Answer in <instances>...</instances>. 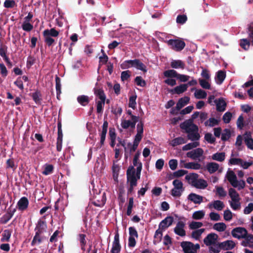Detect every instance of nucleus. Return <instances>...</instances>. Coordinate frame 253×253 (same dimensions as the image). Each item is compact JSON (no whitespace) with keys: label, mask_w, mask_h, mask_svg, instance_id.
Returning a JSON list of instances; mask_svg holds the SVG:
<instances>
[{"label":"nucleus","mask_w":253,"mask_h":253,"mask_svg":"<svg viewBox=\"0 0 253 253\" xmlns=\"http://www.w3.org/2000/svg\"><path fill=\"white\" fill-rule=\"evenodd\" d=\"M140 169L138 168L137 174H135V168L133 166H129L126 170L127 183H129V187L127 192V195L130 194L133 191L134 187L137 186V180L140 178Z\"/></svg>","instance_id":"nucleus-1"},{"label":"nucleus","mask_w":253,"mask_h":253,"mask_svg":"<svg viewBox=\"0 0 253 253\" xmlns=\"http://www.w3.org/2000/svg\"><path fill=\"white\" fill-rule=\"evenodd\" d=\"M180 127L187 133V138L191 141H197L200 139L198 126L195 124H180Z\"/></svg>","instance_id":"nucleus-2"},{"label":"nucleus","mask_w":253,"mask_h":253,"mask_svg":"<svg viewBox=\"0 0 253 253\" xmlns=\"http://www.w3.org/2000/svg\"><path fill=\"white\" fill-rule=\"evenodd\" d=\"M59 32L55 28L50 29H46L43 32V36L44 39V42L48 46H51L55 42V40L52 37H57L58 36Z\"/></svg>","instance_id":"nucleus-3"},{"label":"nucleus","mask_w":253,"mask_h":253,"mask_svg":"<svg viewBox=\"0 0 253 253\" xmlns=\"http://www.w3.org/2000/svg\"><path fill=\"white\" fill-rule=\"evenodd\" d=\"M180 245L184 253H197V250L200 249L199 244L194 245L192 242L188 241L181 242Z\"/></svg>","instance_id":"nucleus-4"},{"label":"nucleus","mask_w":253,"mask_h":253,"mask_svg":"<svg viewBox=\"0 0 253 253\" xmlns=\"http://www.w3.org/2000/svg\"><path fill=\"white\" fill-rule=\"evenodd\" d=\"M167 43L170 46L171 48L176 51H181L185 46V42L179 39H170L167 41Z\"/></svg>","instance_id":"nucleus-5"},{"label":"nucleus","mask_w":253,"mask_h":253,"mask_svg":"<svg viewBox=\"0 0 253 253\" xmlns=\"http://www.w3.org/2000/svg\"><path fill=\"white\" fill-rule=\"evenodd\" d=\"M129 238L128 246L129 247H134L136 245V240L135 238H138V234L135 228L134 227H129L128 228Z\"/></svg>","instance_id":"nucleus-6"},{"label":"nucleus","mask_w":253,"mask_h":253,"mask_svg":"<svg viewBox=\"0 0 253 253\" xmlns=\"http://www.w3.org/2000/svg\"><path fill=\"white\" fill-rule=\"evenodd\" d=\"M231 234L234 238L237 239L244 238L247 234V230L244 227H236L232 230Z\"/></svg>","instance_id":"nucleus-7"},{"label":"nucleus","mask_w":253,"mask_h":253,"mask_svg":"<svg viewBox=\"0 0 253 253\" xmlns=\"http://www.w3.org/2000/svg\"><path fill=\"white\" fill-rule=\"evenodd\" d=\"M129 63L130 67H135L144 73L147 72L146 66L139 59L129 60Z\"/></svg>","instance_id":"nucleus-8"},{"label":"nucleus","mask_w":253,"mask_h":253,"mask_svg":"<svg viewBox=\"0 0 253 253\" xmlns=\"http://www.w3.org/2000/svg\"><path fill=\"white\" fill-rule=\"evenodd\" d=\"M121 250V246L120 243L119 234L117 233L114 236L111 253H120Z\"/></svg>","instance_id":"nucleus-9"},{"label":"nucleus","mask_w":253,"mask_h":253,"mask_svg":"<svg viewBox=\"0 0 253 253\" xmlns=\"http://www.w3.org/2000/svg\"><path fill=\"white\" fill-rule=\"evenodd\" d=\"M218 238L217 234L215 233L209 234L204 239L205 244L207 246L211 245H215L216 243V241Z\"/></svg>","instance_id":"nucleus-10"},{"label":"nucleus","mask_w":253,"mask_h":253,"mask_svg":"<svg viewBox=\"0 0 253 253\" xmlns=\"http://www.w3.org/2000/svg\"><path fill=\"white\" fill-rule=\"evenodd\" d=\"M204 153L203 150L201 148H198L187 153L186 156L193 160H196L197 158L201 157Z\"/></svg>","instance_id":"nucleus-11"},{"label":"nucleus","mask_w":253,"mask_h":253,"mask_svg":"<svg viewBox=\"0 0 253 253\" xmlns=\"http://www.w3.org/2000/svg\"><path fill=\"white\" fill-rule=\"evenodd\" d=\"M185 227V223L181 221H178L174 229V233L181 237H183L186 235V232L184 229Z\"/></svg>","instance_id":"nucleus-12"},{"label":"nucleus","mask_w":253,"mask_h":253,"mask_svg":"<svg viewBox=\"0 0 253 253\" xmlns=\"http://www.w3.org/2000/svg\"><path fill=\"white\" fill-rule=\"evenodd\" d=\"M46 227L47 225L46 221L42 220V219H39L38 221L37 224H36V226L35 228V231H36V232L42 234L45 231Z\"/></svg>","instance_id":"nucleus-13"},{"label":"nucleus","mask_w":253,"mask_h":253,"mask_svg":"<svg viewBox=\"0 0 253 253\" xmlns=\"http://www.w3.org/2000/svg\"><path fill=\"white\" fill-rule=\"evenodd\" d=\"M244 141L248 148L253 150V139L252 138L251 132L246 131L243 135Z\"/></svg>","instance_id":"nucleus-14"},{"label":"nucleus","mask_w":253,"mask_h":253,"mask_svg":"<svg viewBox=\"0 0 253 253\" xmlns=\"http://www.w3.org/2000/svg\"><path fill=\"white\" fill-rule=\"evenodd\" d=\"M188 200L196 204H200L203 202V197L197 194L191 193L187 197Z\"/></svg>","instance_id":"nucleus-15"},{"label":"nucleus","mask_w":253,"mask_h":253,"mask_svg":"<svg viewBox=\"0 0 253 253\" xmlns=\"http://www.w3.org/2000/svg\"><path fill=\"white\" fill-rule=\"evenodd\" d=\"M188 88V84H181L176 86L173 89H170L169 92L172 94H180L186 91Z\"/></svg>","instance_id":"nucleus-16"},{"label":"nucleus","mask_w":253,"mask_h":253,"mask_svg":"<svg viewBox=\"0 0 253 253\" xmlns=\"http://www.w3.org/2000/svg\"><path fill=\"white\" fill-rule=\"evenodd\" d=\"M173 221V218L172 216H167L160 222L159 225V229L161 228L162 229H165L170 226Z\"/></svg>","instance_id":"nucleus-17"},{"label":"nucleus","mask_w":253,"mask_h":253,"mask_svg":"<svg viewBox=\"0 0 253 253\" xmlns=\"http://www.w3.org/2000/svg\"><path fill=\"white\" fill-rule=\"evenodd\" d=\"M29 205V201L26 197H23L20 199L17 203L18 209L20 211L26 210Z\"/></svg>","instance_id":"nucleus-18"},{"label":"nucleus","mask_w":253,"mask_h":253,"mask_svg":"<svg viewBox=\"0 0 253 253\" xmlns=\"http://www.w3.org/2000/svg\"><path fill=\"white\" fill-rule=\"evenodd\" d=\"M219 247L220 248L225 250H230L233 249L235 246V243L232 240H227L226 241L219 243Z\"/></svg>","instance_id":"nucleus-19"},{"label":"nucleus","mask_w":253,"mask_h":253,"mask_svg":"<svg viewBox=\"0 0 253 253\" xmlns=\"http://www.w3.org/2000/svg\"><path fill=\"white\" fill-rule=\"evenodd\" d=\"M189 101L190 97L188 96H184L179 99L176 105V109L177 111H179L185 105L187 104Z\"/></svg>","instance_id":"nucleus-20"},{"label":"nucleus","mask_w":253,"mask_h":253,"mask_svg":"<svg viewBox=\"0 0 253 253\" xmlns=\"http://www.w3.org/2000/svg\"><path fill=\"white\" fill-rule=\"evenodd\" d=\"M214 102L216 106V110L218 112H223L225 110L226 103L222 98H219L218 100H215Z\"/></svg>","instance_id":"nucleus-21"},{"label":"nucleus","mask_w":253,"mask_h":253,"mask_svg":"<svg viewBox=\"0 0 253 253\" xmlns=\"http://www.w3.org/2000/svg\"><path fill=\"white\" fill-rule=\"evenodd\" d=\"M208 207L210 209L214 208L217 211H221L224 207V205L223 202L220 200L214 201L212 203L208 204Z\"/></svg>","instance_id":"nucleus-22"},{"label":"nucleus","mask_w":253,"mask_h":253,"mask_svg":"<svg viewBox=\"0 0 253 253\" xmlns=\"http://www.w3.org/2000/svg\"><path fill=\"white\" fill-rule=\"evenodd\" d=\"M94 95L98 97L100 100H106V96L102 88L95 87L93 88Z\"/></svg>","instance_id":"nucleus-23"},{"label":"nucleus","mask_w":253,"mask_h":253,"mask_svg":"<svg viewBox=\"0 0 253 253\" xmlns=\"http://www.w3.org/2000/svg\"><path fill=\"white\" fill-rule=\"evenodd\" d=\"M226 78V73L222 70L218 71L215 77V80L216 83L218 84H221Z\"/></svg>","instance_id":"nucleus-24"},{"label":"nucleus","mask_w":253,"mask_h":253,"mask_svg":"<svg viewBox=\"0 0 253 253\" xmlns=\"http://www.w3.org/2000/svg\"><path fill=\"white\" fill-rule=\"evenodd\" d=\"M170 66L174 69H184L185 67V63L180 60H173L170 63Z\"/></svg>","instance_id":"nucleus-25"},{"label":"nucleus","mask_w":253,"mask_h":253,"mask_svg":"<svg viewBox=\"0 0 253 253\" xmlns=\"http://www.w3.org/2000/svg\"><path fill=\"white\" fill-rule=\"evenodd\" d=\"M229 195L233 202L240 201L239 194L234 188H230L229 189Z\"/></svg>","instance_id":"nucleus-26"},{"label":"nucleus","mask_w":253,"mask_h":253,"mask_svg":"<svg viewBox=\"0 0 253 253\" xmlns=\"http://www.w3.org/2000/svg\"><path fill=\"white\" fill-rule=\"evenodd\" d=\"M199 175L196 173H191L189 174L186 175L185 176V179L187 180L189 183L192 186L195 183L196 181L198 180Z\"/></svg>","instance_id":"nucleus-27"},{"label":"nucleus","mask_w":253,"mask_h":253,"mask_svg":"<svg viewBox=\"0 0 253 253\" xmlns=\"http://www.w3.org/2000/svg\"><path fill=\"white\" fill-rule=\"evenodd\" d=\"M77 99L78 103L83 106H85L90 101L89 97L85 95L78 96Z\"/></svg>","instance_id":"nucleus-28"},{"label":"nucleus","mask_w":253,"mask_h":253,"mask_svg":"<svg viewBox=\"0 0 253 253\" xmlns=\"http://www.w3.org/2000/svg\"><path fill=\"white\" fill-rule=\"evenodd\" d=\"M63 136L62 130L58 131L56 142V150L58 152H60L62 150Z\"/></svg>","instance_id":"nucleus-29"},{"label":"nucleus","mask_w":253,"mask_h":253,"mask_svg":"<svg viewBox=\"0 0 253 253\" xmlns=\"http://www.w3.org/2000/svg\"><path fill=\"white\" fill-rule=\"evenodd\" d=\"M219 167L218 164L214 162L209 163L206 166L207 169L210 173H213L217 171Z\"/></svg>","instance_id":"nucleus-30"},{"label":"nucleus","mask_w":253,"mask_h":253,"mask_svg":"<svg viewBox=\"0 0 253 253\" xmlns=\"http://www.w3.org/2000/svg\"><path fill=\"white\" fill-rule=\"evenodd\" d=\"M193 186L198 189H205L208 186V183L207 181L203 179H198Z\"/></svg>","instance_id":"nucleus-31"},{"label":"nucleus","mask_w":253,"mask_h":253,"mask_svg":"<svg viewBox=\"0 0 253 253\" xmlns=\"http://www.w3.org/2000/svg\"><path fill=\"white\" fill-rule=\"evenodd\" d=\"M184 168L188 169H199L201 168V165L198 163L189 162L184 164Z\"/></svg>","instance_id":"nucleus-32"},{"label":"nucleus","mask_w":253,"mask_h":253,"mask_svg":"<svg viewBox=\"0 0 253 253\" xmlns=\"http://www.w3.org/2000/svg\"><path fill=\"white\" fill-rule=\"evenodd\" d=\"M55 83H56V97L58 100H60V95L61 93V84L60 78L56 76L55 77Z\"/></svg>","instance_id":"nucleus-33"},{"label":"nucleus","mask_w":253,"mask_h":253,"mask_svg":"<svg viewBox=\"0 0 253 253\" xmlns=\"http://www.w3.org/2000/svg\"><path fill=\"white\" fill-rule=\"evenodd\" d=\"M251 44H252L251 40L242 39L240 40V46L245 50L249 49Z\"/></svg>","instance_id":"nucleus-34"},{"label":"nucleus","mask_w":253,"mask_h":253,"mask_svg":"<svg viewBox=\"0 0 253 253\" xmlns=\"http://www.w3.org/2000/svg\"><path fill=\"white\" fill-rule=\"evenodd\" d=\"M12 230L9 229H5L2 234V237L0 239L1 242H9L11 235Z\"/></svg>","instance_id":"nucleus-35"},{"label":"nucleus","mask_w":253,"mask_h":253,"mask_svg":"<svg viewBox=\"0 0 253 253\" xmlns=\"http://www.w3.org/2000/svg\"><path fill=\"white\" fill-rule=\"evenodd\" d=\"M163 236V232L160 229H157L155 233L154 240H153V244L154 245H156L158 243H160L162 239Z\"/></svg>","instance_id":"nucleus-36"},{"label":"nucleus","mask_w":253,"mask_h":253,"mask_svg":"<svg viewBox=\"0 0 253 253\" xmlns=\"http://www.w3.org/2000/svg\"><path fill=\"white\" fill-rule=\"evenodd\" d=\"M31 96L37 104H41L42 100V94L39 90H37L31 94Z\"/></svg>","instance_id":"nucleus-37"},{"label":"nucleus","mask_w":253,"mask_h":253,"mask_svg":"<svg viewBox=\"0 0 253 253\" xmlns=\"http://www.w3.org/2000/svg\"><path fill=\"white\" fill-rule=\"evenodd\" d=\"M85 238L86 235L84 234H80L78 235V239L80 243L81 248L83 251L85 250V247L86 245V241Z\"/></svg>","instance_id":"nucleus-38"},{"label":"nucleus","mask_w":253,"mask_h":253,"mask_svg":"<svg viewBox=\"0 0 253 253\" xmlns=\"http://www.w3.org/2000/svg\"><path fill=\"white\" fill-rule=\"evenodd\" d=\"M106 202V198L105 197V193L101 196V200L94 199L92 202V204L96 207H102Z\"/></svg>","instance_id":"nucleus-39"},{"label":"nucleus","mask_w":253,"mask_h":253,"mask_svg":"<svg viewBox=\"0 0 253 253\" xmlns=\"http://www.w3.org/2000/svg\"><path fill=\"white\" fill-rule=\"evenodd\" d=\"M164 77L168 78H177L178 73L177 72L173 70V69H170L166 70L164 72Z\"/></svg>","instance_id":"nucleus-40"},{"label":"nucleus","mask_w":253,"mask_h":253,"mask_svg":"<svg viewBox=\"0 0 253 253\" xmlns=\"http://www.w3.org/2000/svg\"><path fill=\"white\" fill-rule=\"evenodd\" d=\"M225 158V154L224 152L216 153L212 155V159L213 160L217 161L219 162H222L224 160Z\"/></svg>","instance_id":"nucleus-41"},{"label":"nucleus","mask_w":253,"mask_h":253,"mask_svg":"<svg viewBox=\"0 0 253 253\" xmlns=\"http://www.w3.org/2000/svg\"><path fill=\"white\" fill-rule=\"evenodd\" d=\"M194 96L197 99H204L206 98L207 94L205 90L200 89L196 90Z\"/></svg>","instance_id":"nucleus-42"},{"label":"nucleus","mask_w":253,"mask_h":253,"mask_svg":"<svg viewBox=\"0 0 253 253\" xmlns=\"http://www.w3.org/2000/svg\"><path fill=\"white\" fill-rule=\"evenodd\" d=\"M213 228L218 232H222L226 229V225L223 222L216 223L214 224Z\"/></svg>","instance_id":"nucleus-43"},{"label":"nucleus","mask_w":253,"mask_h":253,"mask_svg":"<svg viewBox=\"0 0 253 253\" xmlns=\"http://www.w3.org/2000/svg\"><path fill=\"white\" fill-rule=\"evenodd\" d=\"M53 169L54 167L52 165L45 164L42 173L45 175H49L53 172Z\"/></svg>","instance_id":"nucleus-44"},{"label":"nucleus","mask_w":253,"mask_h":253,"mask_svg":"<svg viewBox=\"0 0 253 253\" xmlns=\"http://www.w3.org/2000/svg\"><path fill=\"white\" fill-rule=\"evenodd\" d=\"M186 142L185 139L182 137H178L174 138L171 141V145L172 146H175L178 145L184 144Z\"/></svg>","instance_id":"nucleus-45"},{"label":"nucleus","mask_w":253,"mask_h":253,"mask_svg":"<svg viewBox=\"0 0 253 253\" xmlns=\"http://www.w3.org/2000/svg\"><path fill=\"white\" fill-rule=\"evenodd\" d=\"M200 145L199 142H193L189 143L182 147L183 151H187L191 149H192L194 148H196Z\"/></svg>","instance_id":"nucleus-46"},{"label":"nucleus","mask_w":253,"mask_h":253,"mask_svg":"<svg viewBox=\"0 0 253 253\" xmlns=\"http://www.w3.org/2000/svg\"><path fill=\"white\" fill-rule=\"evenodd\" d=\"M41 234L36 232L33 239L31 242V246H35L37 244H40L42 243V240L40 235Z\"/></svg>","instance_id":"nucleus-47"},{"label":"nucleus","mask_w":253,"mask_h":253,"mask_svg":"<svg viewBox=\"0 0 253 253\" xmlns=\"http://www.w3.org/2000/svg\"><path fill=\"white\" fill-rule=\"evenodd\" d=\"M205 231V229L201 228L200 229H198L196 230H195L192 232L191 234V237L196 239V240H199L202 234Z\"/></svg>","instance_id":"nucleus-48"},{"label":"nucleus","mask_w":253,"mask_h":253,"mask_svg":"<svg viewBox=\"0 0 253 253\" xmlns=\"http://www.w3.org/2000/svg\"><path fill=\"white\" fill-rule=\"evenodd\" d=\"M7 50V47L5 45L2 44L0 45V56L2 57L3 60L8 57L6 55Z\"/></svg>","instance_id":"nucleus-49"},{"label":"nucleus","mask_w":253,"mask_h":253,"mask_svg":"<svg viewBox=\"0 0 253 253\" xmlns=\"http://www.w3.org/2000/svg\"><path fill=\"white\" fill-rule=\"evenodd\" d=\"M204 215L205 212L203 211H198L193 213L192 218L196 220H200L204 217Z\"/></svg>","instance_id":"nucleus-50"},{"label":"nucleus","mask_w":253,"mask_h":253,"mask_svg":"<svg viewBox=\"0 0 253 253\" xmlns=\"http://www.w3.org/2000/svg\"><path fill=\"white\" fill-rule=\"evenodd\" d=\"M231 137V132L229 129L225 128L223 130V133L221 134V139L222 141H225L229 139Z\"/></svg>","instance_id":"nucleus-51"},{"label":"nucleus","mask_w":253,"mask_h":253,"mask_svg":"<svg viewBox=\"0 0 253 253\" xmlns=\"http://www.w3.org/2000/svg\"><path fill=\"white\" fill-rule=\"evenodd\" d=\"M133 166H132L133 167L135 166V167H136V169H135V174H137V171H138V168L140 169V175H141V170H142V164L141 163V162L138 160H136V159H133Z\"/></svg>","instance_id":"nucleus-52"},{"label":"nucleus","mask_w":253,"mask_h":253,"mask_svg":"<svg viewBox=\"0 0 253 253\" xmlns=\"http://www.w3.org/2000/svg\"><path fill=\"white\" fill-rule=\"evenodd\" d=\"M200 113L198 111L195 112L193 115L191 116V118L189 119L188 120H186L184 121L183 123H182V124H187V123H188V124L191 125V124H194L193 123L194 120L197 118L198 116L200 115Z\"/></svg>","instance_id":"nucleus-53"},{"label":"nucleus","mask_w":253,"mask_h":253,"mask_svg":"<svg viewBox=\"0 0 253 253\" xmlns=\"http://www.w3.org/2000/svg\"><path fill=\"white\" fill-rule=\"evenodd\" d=\"M207 80H205L203 79H199V82L201 86V87L204 89H211V84H210L206 81Z\"/></svg>","instance_id":"nucleus-54"},{"label":"nucleus","mask_w":253,"mask_h":253,"mask_svg":"<svg viewBox=\"0 0 253 253\" xmlns=\"http://www.w3.org/2000/svg\"><path fill=\"white\" fill-rule=\"evenodd\" d=\"M16 5L14 0H5L3 3V6L6 8H12Z\"/></svg>","instance_id":"nucleus-55"},{"label":"nucleus","mask_w":253,"mask_h":253,"mask_svg":"<svg viewBox=\"0 0 253 253\" xmlns=\"http://www.w3.org/2000/svg\"><path fill=\"white\" fill-rule=\"evenodd\" d=\"M133 207V198L131 197L129 199L128 204L127 207L126 214L130 216L132 213V209Z\"/></svg>","instance_id":"nucleus-56"},{"label":"nucleus","mask_w":253,"mask_h":253,"mask_svg":"<svg viewBox=\"0 0 253 253\" xmlns=\"http://www.w3.org/2000/svg\"><path fill=\"white\" fill-rule=\"evenodd\" d=\"M105 102V100H100L97 102L96 111L97 113L100 114L103 112Z\"/></svg>","instance_id":"nucleus-57"},{"label":"nucleus","mask_w":253,"mask_h":253,"mask_svg":"<svg viewBox=\"0 0 253 253\" xmlns=\"http://www.w3.org/2000/svg\"><path fill=\"white\" fill-rule=\"evenodd\" d=\"M136 95H132L130 96L129 98V103H128V106L129 107H130L132 108L133 109H135L136 108Z\"/></svg>","instance_id":"nucleus-58"},{"label":"nucleus","mask_w":253,"mask_h":253,"mask_svg":"<svg viewBox=\"0 0 253 253\" xmlns=\"http://www.w3.org/2000/svg\"><path fill=\"white\" fill-rule=\"evenodd\" d=\"M22 28L24 31L30 32L33 29V26L30 22L24 21L22 25Z\"/></svg>","instance_id":"nucleus-59"},{"label":"nucleus","mask_w":253,"mask_h":253,"mask_svg":"<svg viewBox=\"0 0 253 253\" xmlns=\"http://www.w3.org/2000/svg\"><path fill=\"white\" fill-rule=\"evenodd\" d=\"M0 73L1 76L3 78H5L8 75V71L3 63H0Z\"/></svg>","instance_id":"nucleus-60"},{"label":"nucleus","mask_w":253,"mask_h":253,"mask_svg":"<svg viewBox=\"0 0 253 253\" xmlns=\"http://www.w3.org/2000/svg\"><path fill=\"white\" fill-rule=\"evenodd\" d=\"M219 243L215 245H211L209 247V252L210 253H219L220 252V247L218 246Z\"/></svg>","instance_id":"nucleus-61"},{"label":"nucleus","mask_w":253,"mask_h":253,"mask_svg":"<svg viewBox=\"0 0 253 253\" xmlns=\"http://www.w3.org/2000/svg\"><path fill=\"white\" fill-rule=\"evenodd\" d=\"M135 82L138 86L144 87L146 85L145 81L140 76H137L134 79Z\"/></svg>","instance_id":"nucleus-62"},{"label":"nucleus","mask_w":253,"mask_h":253,"mask_svg":"<svg viewBox=\"0 0 253 253\" xmlns=\"http://www.w3.org/2000/svg\"><path fill=\"white\" fill-rule=\"evenodd\" d=\"M16 166L15 165L13 159H9L6 162V168L12 169L13 170L16 169Z\"/></svg>","instance_id":"nucleus-63"},{"label":"nucleus","mask_w":253,"mask_h":253,"mask_svg":"<svg viewBox=\"0 0 253 253\" xmlns=\"http://www.w3.org/2000/svg\"><path fill=\"white\" fill-rule=\"evenodd\" d=\"M248 33L249 37L251 40L252 44L253 45V22L249 26Z\"/></svg>","instance_id":"nucleus-64"}]
</instances>
